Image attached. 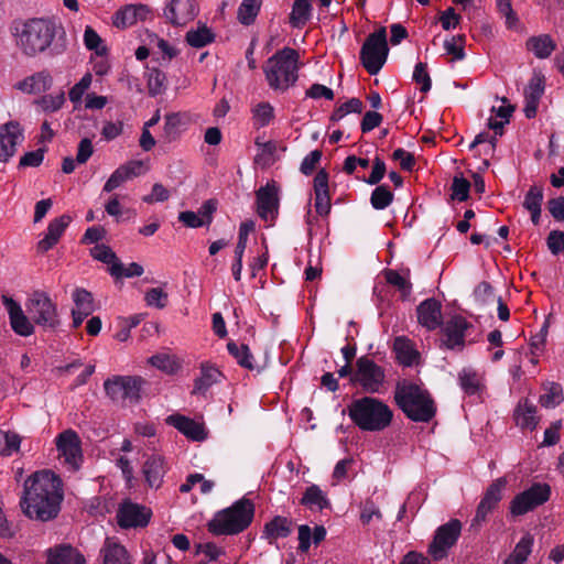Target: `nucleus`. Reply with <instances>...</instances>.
I'll list each match as a JSON object with an SVG mask.
<instances>
[{
	"instance_id": "24",
	"label": "nucleus",
	"mask_w": 564,
	"mask_h": 564,
	"mask_svg": "<svg viewBox=\"0 0 564 564\" xmlns=\"http://www.w3.org/2000/svg\"><path fill=\"white\" fill-rule=\"evenodd\" d=\"M142 166V161H129L126 164L120 165L105 183L104 191L110 193L124 182L139 176L141 174Z\"/></svg>"
},
{
	"instance_id": "43",
	"label": "nucleus",
	"mask_w": 564,
	"mask_h": 564,
	"mask_svg": "<svg viewBox=\"0 0 564 564\" xmlns=\"http://www.w3.org/2000/svg\"><path fill=\"white\" fill-rule=\"evenodd\" d=\"M76 310L83 311V315H90L95 311L93 294L85 289H76L73 294Z\"/></svg>"
},
{
	"instance_id": "59",
	"label": "nucleus",
	"mask_w": 564,
	"mask_h": 564,
	"mask_svg": "<svg viewBox=\"0 0 564 564\" xmlns=\"http://www.w3.org/2000/svg\"><path fill=\"white\" fill-rule=\"evenodd\" d=\"M413 80L421 85V91L427 93L431 89V77L426 70L425 63H417L413 73Z\"/></svg>"
},
{
	"instance_id": "14",
	"label": "nucleus",
	"mask_w": 564,
	"mask_h": 564,
	"mask_svg": "<svg viewBox=\"0 0 564 564\" xmlns=\"http://www.w3.org/2000/svg\"><path fill=\"white\" fill-rule=\"evenodd\" d=\"M507 486L506 478L501 477L496 479L486 490L482 499L480 500L475 518L471 521V528L478 529L486 518L488 513H490L499 503L502 498V490Z\"/></svg>"
},
{
	"instance_id": "19",
	"label": "nucleus",
	"mask_w": 564,
	"mask_h": 564,
	"mask_svg": "<svg viewBox=\"0 0 564 564\" xmlns=\"http://www.w3.org/2000/svg\"><path fill=\"white\" fill-rule=\"evenodd\" d=\"M3 304L8 310L10 325L13 332L24 337L32 335L34 333V325L24 314L20 304L8 296H3Z\"/></svg>"
},
{
	"instance_id": "33",
	"label": "nucleus",
	"mask_w": 564,
	"mask_h": 564,
	"mask_svg": "<svg viewBox=\"0 0 564 564\" xmlns=\"http://www.w3.org/2000/svg\"><path fill=\"white\" fill-rule=\"evenodd\" d=\"M555 47L556 44L547 34L532 36L527 41L528 51L532 52L538 58L549 57Z\"/></svg>"
},
{
	"instance_id": "61",
	"label": "nucleus",
	"mask_w": 564,
	"mask_h": 564,
	"mask_svg": "<svg viewBox=\"0 0 564 564\" xmlns=\"http://www.w3.org/2000/svg\"><path fill=\"white\" fill-rule=\"evenodd\" d=\"M64 93H61L57 96L46 95L39 100V105L44 111H56L64 105Z\"/></svg>"
},
{
	"instance_id": "52",
	"label": "nucleus",
	"mask_w": 564,
	"mask_h": 564,
	"mask_svg": "<svg viewBox=\"0 0 564 564\" xmlns=\"http://www.w3.org/2000/svg\"><path fill=\"white\" fill-rule=\"evenodd\" d=\"M533 545V536L530 533H525L522 539L517 543L514 550L510 555L516 557L517 560L525 563L529 554L531 553V549Z\"/></svg>"
},
{
	"instance_id": "12",
	"label": "nucleus",
	"mask_w": 564,
	"mask_h": 564,
	"mask_svg": "<svg viewBox=\"0 0 564 564\" xmlns=\"http://www.w3.org/2000/svg\"><path fill=\"white\" fill-rule=\"evenodd\" d=\"M550 496L551 487L547 484H534L512 499L510 502V512L513 516L525 514L546 502Z\"/></svg>"
},
{
	"instance_id": "58",
	"label": "nucleus",
	"mask_w": 564,
	"mask_h": 564,
	"mask_svg": "<svg viewBox=\"0 0 564 564\" xmlns=\"http://www.w3.org/2000/svg\"><path fill=\"white\" fill-rule=\"evenodd\" d=\"M181 124L182 119L180 113H169L165 116L164 135L169 139V141L176 139Z\"/></svg>"
},
{
	"instance_id": "28",
	"label": "nucleus",
	"mask_w": 564,
	"mask_h": 564,
	"mask_svg": "<svg viewBox=\"0 0 564 564\" xmlns=\"http://www.w3.org/2000/svg\"><path fill=\"white\" fill-rule=\"evenodd\" d=\"M200 372V377L194 380V389L192 391L193 394L205 393L214 383H217L223 377V373L208 362L202 364Z\"/></svg>"
},
{
	"instance_id": "44",
	"label": "nucleus",
	"mask_w": 564,
	"mask_h": 564,
	"mask_svg": "<svg viewBox=\"0 0 564 564\" xmlns=\"http://www.w3.org/2000/svg\"><path fill=\"white\" fill-rule=\"evenodd\" d=\"M109 273L116 279H120L122 276L133 278L142 275L143 268L135 262H132L127 268H124V265L119 261L118 263L110 265Z\"/></svg>"
},
{
	"instance_id": "63",
	"label": "nucleus",
	"mask_w": 564,
	"mask_h": 564,
	"mask_svg": "<svg viewBox=\"0 0 564 564\" xmlns=\"http://www.w3.org/2000/svg\"><path fill=\"white\" fill-rule=\"evenodd\" d=\"M474 296L479 304H487L490 300L494 299V289L491 284L487 281L480 282L474 291Z\"/></svg>"
},
{
	"instance_id": "6",
	"label": "nucleus",
	"mask_w": 564,
	"mask_h": 564,
	"mask_svg": "<svg viewBox=\"0 0 564 564\" xmlns=\"http://www.w3.org/2000/svg\"><path fill=\"white\" fill-rule=\"evenodd\" d=\"M56 35V26L45 19H30L22 28L19 45L28 56L44 52Z\"/></svg>"
},
{
	"instance_id": "34",
	"label": "nucleus",
	"mask_w": 564,
	"mask_h": 564,
	"mask_svg": "<svg viewBox=\"0 0 564 564\" xmlns=\"http://www.w3.org/2000/svg\"><path fill=\"white\" fill-rule=\"evenodd\" d=\"M542 389L544 394L540 395L539 403L546 409L555 408L564 401L563 388L557 382H544Z\"/></svg>"
},
{
	"instance_id": "23",
	"label": "nucleus",
	"mask_w": 564,
	"mask_h": 564,
	"mask_svg": "<svg viewBox=\"0 0 564 564\" xmlns=\"http://www.w3.org/2000/svg\"><path fill=\"white\" fill-rule=\"evenodd\" d=\"M315 210L319 216H326L330 212V197L328 192V173L322 169L314 177Z\"/></svg>"
},
{
	"instance_id": "16",
	"label": "nucleus",
	"mask_w": 564,
	"mask_h": 564,
	"mask_svg": "<svg viewBox=\"0 0 564 564\" xmlns=\"http://www.w3.org/2000/svg\"><path fill=\"white\" fill-rule=\"evenodd\" d=\"M152 512L149 508L133 502H123L117 512L120 528H143L148 525Z\"/></svg>"
},
{
	"instance_id": "27",
	"label": "nucleus",
	"mask_w": 564,
	"mask_h": 564,
	"mask_svg": "<svg viewBox=\"0 0 564 564\" xmlns=\"http://www.w3.org/2000/svg\"><path fill=\"white\" fill-rule=\"evenodd\" d=\"M46 564H85V558L73 546L59 545L47 551Z\"/></svg>"
},
{
	"instance_id": "60",
	"label": "nucleus",
	"mask_w": 564,
	"mask_h": 564,
	"mask_svg": "<svg viewBox=\"0 0 564 564\" xmlns=\"http://www.w3.org/2000/svg\"><path fill=\"white\" fill-rule=\"evenodd\" d=\"M84 42L88 50H95L98 55L106 53V47H101V50L98 48L101 43V37L91 26H86Z\"/></svg>"
},
{
	"instance_id": "15",
	"label": "nucleus",
	"mask_w": 564,
	"mask_h": 564,
	"mask_svg": "<svg viewBox=\"0 0 564 564\" xmlns=\"http://www.w3.org/2000/svg\"><path fill=\"white\" fill-rule=\"evenodd\" d=\"M257 214L263 220L274 219L279 212V187L274 181L256 191Z\"/></svg>"
},
{
	"instance_id": "2",
	"label": "nucleus",
	"mask_w": 564,
	"mask_h": 564,
	"mask_svg": "<svg viewBox=\"0 0 564 564\" xmlns=\"http://www.w3.org/2000/svg\"><path fill=\"white\" fill-rule=\"evenodd\" d=\"M394 401L399 409L413 422H430L436 414V405L430 392L414 382H397Z\"/></svg>"
},
{
	"instance_id": "25",
	"label": "nucleus",
	"mask_w": 564,
	"mask_h": 564,
	"mask_svg": "<svg viewBox=\"0 0 564 564\" xmlns=\"http://www.w3.org/2000/svg\"><path fill=\"white\" fill-rule=\"evenodd\" d=\"M72 223L69 215H62L58 218L53 219L47 227V232L43 239L37 243V250L42 253L52 249L59 240L65 229Z\"/></svg>"
},
{
	"instance_id": "32",
	"label": "nucleus",
	"mask_w": 564,
	"mask_h": 564,
	"mask_svg": "<svg viewBox=\"0 0 564 564\" xmlns=\"http://www.w3.org/2000/svg\"><path fill=\"white\" fill-rule=\"evenodd\" d=\"M536 406L532 403H529L528 399L523 402H520L514 410V419L517 425L521 429H535L538 421L535 417Z\"/></svg>"
},
{
	"instance_id": "20",
	"label": "nucleus",
	"mask_w": 564,
	"mask_h": 564,
	"mask_svg": "<svg viewBox=\"0 0 564 564\" xmlns=\"http://www.w3.org/2000/svg\"><path fill=\"white\" fill-rule=\"evenodd\" d=\"M22 137V129L18 121H9L0 131V162H8L15 153V145Z\"/></svg>"
},
{
	"instance_id": "53",
	"label": "nucleus",
	"mask_w": 564,
	"mask_h": 564,
	"mask_svg": "<svg viewBox=\"0 0 564 564\" xmlns=\"http://www.w3.org/2000/svg\"><path fill=\"white\" fill-rule=\"evenodd\" d=\"M543 200V189L540 186H531L525 194L523 207L528 210H534L541 208Z\"/></svg>"
},
{
	"instance_id": "57",
	"label": "nucleus",
	"mask_w": 564,
	"mask_h": 564,
	"mask_svg": "<svg viewBox=\"0 0 564 564\" xmlns=\"http://www.w3.org/2000/svg\"><path fill=\"white\" fill-rule=\"evenodd\" d=\"M254 229V223L252 220L245 221L240 225L238 242L235 249V256L242 257L247 247V240L249 234Z\"/></svg>"
},
{
	"instance_id": "35",
	"label": "nucleus",
	"mask_w": 564,
	"mask_h": 564,
	"mask_svg": "<svg viewBox=\"0 0 564 564\" xmlns=\"http://www.w3.org/2000/svg\"><path fill=\"white\" fill-rule=\"evenodd\" d=\"M262 0H243L238 8V22L245 26L253 24L260 12Z\"/></svg>"
},
{
	"instance_id": "36",
	"label": "nucleus",
	"mask_w": 564,
	"mask_h": 564,
	"mask_svg": "<svg viewBox=\"0 0 564 564\" xmlns=\"http://www.w3.org/2000/svg\"><path fill=\"white\" fill-rule=\"evenodd\" d=\"M52 76L43 70L26 78L20 84V88L28 93H41L47 90L52 85Z\"/></svg>"
},
{
	"instance_id": "11",
	"label": "nucleus",
	"mask_w": 564,
	"mask_h": 564,
	"mask_svg": "<svg viewBox=\"0 0 564 564\" xmlns=\"http://www.w3.org/2000/svg\"><path fill=\"white\" fill-rule=\"evenodd\" d=\"M460 531L462 522L457 519H452L437 528L433 541L429 545V554L433 560L441 561L447 556L448 550L456 544Z\"/></svg>"
},
{
	"instance_id": "30",
	"label": "nucleus",
	"mask_w": 564,
	"mask_h": 564,
	"mask_svg": "<svg viewBox=\"0 0 564 564\" xmlns=\"http://www.w3.org/2000/svg\"><path fill=\"white\" fill-rule=\"evenodd\" d=\"M101 552L104 554V564H130L129 553L126 547L109 538L106 539Z\"/></svg>"
},
{
	"instance_id": "10",
	"label": "nucleus",
	"mask_w": 564,
	"mask_h": 564,
	"mask_svg": "<svg viewBox=\"0 0 564 564\" xmlns=\"http://www.w3.org/2000/svg\"><path fill=\"white\" fill-rule=\"evenodd\" d=\"M384 378V370L372 359L362 356L356 361V371L350 377V383L360 384L365 391L377 392Z\"/></svg>"
},
{
	"instance_id": "5",
	"label": "nucleus",
	"mask_w": 564,
	"mask_h": 564,
	"mask_svg": "<svg viewBox=\"0 0 564 564\" xmlns=\"http://www.w3.org/2000/svg\"><path fill=\"white\" fill-rule=\"evenodd\" d=\"M300 54L296 50L284 47L271 56L264 67L269 86L274 90H286L297 80Z\"/></svg>"
},
{
	"instance_id": "7",
	"label": "nucleus",
	"mask_w": 564,
	"mask_h": 564,
	"mask_svg": "<svg viewBox=\"0 0 564 564\" xmlns=\"http://www.w3.org/2000/svg\"><path fill=\"white\" fill-rule=\"evenodd\" d=\"M389 53L384 26L370 33L360 50V62L370 75H376L384 65Z\"/></svg>"
},
{
	"instance_id": "31",
	"label": "nucleus",
	"mask_w": 564,
	"mask_h": 564,
	"mask_svg": "<svg viewBox=\"0 0 564 564\" xmlns=\"http://www.w3.org/2000/svg\"><path fill=\"white\" fill-rule=\"evenodd\" d=\"M393 349L399 362L406 367L412 366L420 357L419 352L414 349L412 341L404 336H400L394 339Z\"/></svg>"
},
{
	"instance_id": "38",
	"label": "nucleus",
	"mask_w": 564,
	"mask_h": 564,
	"mask_svg": "<svg viewBox=\"0 0 564 564\" xmlns=\"http://www.w3.org/2000/svg\"><path fill=\"white\" fill-rule=\"evenodd\" d=\"M300 502L310 508L317 506L319 510L330 507L329 500L317 485L307 487Z\"/></svg>"
},
{
	"instance_id": "22",
	"label": "nucleus",
	"mask_w": 564,
	"mask_h": 564,
	"mask_svg": "<svg viewBox=\"0 0 564 564\" xmlns=\"http://www.w3.org/2000/svg\"><path fill=\"white\" fill-rule=\"evenodd\" d=\"M166 423L173 425L192 441L202 442L207 437L204 424L195 422L187 416L173 414L166 419Z\"/></svg>"
},
{
	"instance_id": "56",
	"label": "nucleus",
	"mask_w": 564,
	"mask_h": 564,
	"mask_svg": "<svg viewBox=\"0 0 564 564\" xmlns=\"http://www.w3.org/2000/svg\"><path fill=\"white\" fill-rule=\"evenodd\" d=\"M21 441L22 438L18 433L11 431L6 432V440L3 447L0 451V456L8 457L13 453L19 452Z\"/></svg>"
},
{
	"instance_id": "64",
	"label": "nucleus",
	"mask_w": 564,
	"mask_h": 564,
	"mask_svg": "<svg viewBox=\"0 0 564 564\" xmlns=\"http://www.w3.org/2000/svg\"><path fill=\"white\" fill-rule=\"evenodd\" d=\"M547 209L557 221L564 220V196L552 198L547 202Z\"/></svg>"
},
{
	"instance_id": "62",
	"label": "nucleus",
	"mask_w": 564,
	"mask_h": 564,
	"mask_svg": "<svg viewBox=\"0 0 564 564\" xmlns=\"http://www.w3.org/2000/svg\"><path fill=\"white\" fill-rule=\"evenodd\" d=\"M546 245L553 254L564 251V231L552 230L546 238Z\"/></svg>"
},
{
	"instance_id": "49",
	"label": "nucleus",
	"mask_w": 564,
	"mask_h": 564,
	"mask_svg": "<svg viewBox=\"0 0 564 564\" xmlns=\"http://www.w3.org/2000/svg\"><path fill=\"white\" fill-rule=\"evenodd\" d=\"M362 108H364V105L360 99L351 98L333 111V113L330 116V120L338 121L350 111L360 113L362 111Z\"/></svg>"
},
{
	"instance_id": "37",
	"label": "nucleus",
	"mask_w": 564,
	"mask_h": 564,
	"mask_svg": "<svg viewBox=\"0 0 564 564\" xmlns=\"http://www.w3.org/2000/svg\"><path fill=\"white\" fill-rule=\"evenodd\" d=\"M311 9L310 0H294L289 18L291 25L293 28H302L310 20Z\"/></svg>"
},
{
	"instance_id": "47",
	"label": "nucleus",
	"mask_w": 564,
	"mask_h": 564,
	"mask_svg": "<svg viewBox=\"0 0 564 564\" xmlns=\"http://www.w3.org/2000/svg\"><path fill=\"white\" fill-rule=\"evenodd\" d=\"M465 35L458 34L444 42V48L448 55L453 56V59H463L465 57Z\"/></svg>"
},
{
	"instance_id": "42",
	"label": "nucleus",
	"mask_w": 564,
	"mask_h": 564,
	"mask_svg": "<svg viewBox=\"0 0 564 564\" xmlns=\"http://www.w3.org/2000/svg\"><path fill=\"white\" fill-rule=\"evenodd\" d=\"M166 75L159 68H151L148 73V90L150 96L155 97L165 89Z\"/></svg>"
},
{
	"instance_id": "51",
	"label": "nucleus",
	"mask_w": 564,
	"mask_h": 564,
	"mask_svg": "<svg viewBox=\"0 0 564 564\" xmlns=\"http://www.w3.org/2000/svg\"><path fill=\"white\" fill-rule=\"evenodd\" d=\"M90 254L94 259L107 264L113 265L119 262L117 254L106 245H96L90 249Z\"/></svg>"
},
{
	"instance_id": "8",
	"label": "nucleus",
	"mask_w": 564,
	"mask_h": 564,
	"mask_svg": "<svg viewBox=\"0 0 564 564\" xmlns=\"http://www.w3.org/2000/svg\"><path fill=\"white\" fill-rule=\"evenodd\" d=\"M32 321L45 330L54 332L59 326L56 304L45 292H34L28 305Z\"/></svg>"
},
{
	"instance_id": "45",
	"label": "nucleus",
	"mask_w": 564,
	"mask_h": 564,
	"mask_svg": "<svg viewBox=\"0 0 564 564\" xmlns=\"http://www.w3.org/2000/svg\"><path fill=\"white\" fill-rule=\"evenodd\" d=\"M392 200L393 194L386 185L376 187L370 197L371 205L376 209H384Z\"/></svg>"
},
{
	"instance_id": "39",
	"label": "nucleus",
	"mask_w": 564,
	"mask_h": 564,
	"mask_svg": "<svg viewBox=\"0 0 564 564\" xmlns=\"http://www.w3.org/2000/svg\"><path fill=\"white\" fill-rule=\"evenodd\" d=\"M186 42L193 47H203L212 43L215 39L214 33L207 26L197 30H191L186 33Z\"/></svg>"
},
{
	"instance_id": "54",
	"label": "nucleus",
	"mask_w": 564,
	"mask_h": 564,
	"mask_svg": "<svg viewBox=\"0 0 564 564\" xmlns=\"http://www.w3.org/2000/svg\"><path fill=\"white\" fill-rule=\"evenodd\" d=\"M167 293L161 288L150 289L144 296V301L149 306H155L160 310L166 306Z\"/></svg>"
},
{
	"instance_id": "18",
	"label": "nucleus",
	"mask_w": 564,
	"mask_h": 564,
	"mask_svg": "<svg viewBox=\"0 0 564 564\" xmlns=\"http://www.w3.org/2000/svg\"><path fill=\"white\" fill-rule=\"evenodd\" d=\"M469 327H471V324L463 316L456 315L452 317L442 328L444 336L442 344L448 349H455L457 347L462 349L465 345V330Z\"/></svg>"
},
{
	"instance_id": "55",
	"label": "nucleus",
	"mask_w": 564,
	"mask_h": 564,
	"mask_svg": "<svg viewBox=\"0 0 564 564\" xmlns=\"http://www.w3.org/2000/svg\"><path fill=\"white\" fill-rule=\"evenodd\" d=\"M93 75L90 73L85 74L82 79L72 87L68 93V97L72 102H79L83 95L91 85Z\"/></svg>"
},
{
	"instance_id": "46",
	"label": "nucleus",
	"mask_w": 564,
	"mask_h": 564,
	"mask_svg": "<svg viewBox=\"0 0 564 564\" xmlns=\"http://www.w3.org/2000/svg\"><path fill=\"white\" fill-rule=\"evenodd\" d=\"M544 93V77L540 74H534L524 90L525 100L540 101Z\"/></svg>"
},
{
	"instance_id": "13",
	"label": "nucleus",
	"mask_w": 564,
	"mask_h": 564,
	"mask_svg": "<svg viewBox=\"0 0 564 564\" xmlns=\"http://www.w3.org/2000/svg\"><path fill=\"white\" fill-rule=\"evenodd\" d=\"M55 445L61 457L73 470L79 468V464L83 459L82 441L78 434L72 430H65L59 433L55 440Z\"/></svg>"
},
{
	"instance_id": "41",
	"label": "nucleus",
	"mask_w": 564,
	"mask_h": 564,
	"mask_svg": "<svg viewBox=\"0 0 564 564\" xmlns=\"http://www.w3.org/2000/svg\"><path fill=\"white\" fill-rule=\"evenodd\" d=\"M228 351L237 359L238 364L249 370H253L254 366L251 362L252 355L249 347L242 344L240 347L236 343L229 341L227 344Z\"/></svg>"
},
{
	"instance_id": "50",
	"label": "nucleus",
	"mask_w": 564,
	"mask_h": 564,
	"mask_svg": "<svg viewBox=\"0 0 564 564\" xmlns=\"http://www.w3.org/2000/svg\"><path fill=\"white\" fill-rule=\"evenodd\" d=\"M451 188L453 199L465 202L469 197L470 183L463 176H455Z\"/></svg>"
},
{
	"instance_id": "21",
	"label": "nucleus",
	"mask_w": 564,
	"mask_h": 564,
	"mask_svg": "<svg viewBox=\"0 0 564 564\" xmlns=\"http://www.w3.org/2000/svg\"><path fill=\"white\" fill-rule=\"evenodd\" d=\"M441 308V302L435 299L423 301L416 308L419 323L429 330L436 329L442 324Z\"/></svg>"
},
{
	"instance_id": "3",
	"label": "nucleus",
	"mask_w": 564,
	"mask_h": 564,
	"mask_svg": "<svg viewBox=\"0 0 564 564\" xmlns=\"http://www.w3.org/2000/svg\"><path fill=\"white\" fill-rule=\"evenodd\" d=\"M350 420L361 431L380 432L390 426L393 412L383 401L362 397L351 401L347 408Z\"/></svg>"
},
{
	"instance_id": "1",
	"label": "nucleus",
	"mask_w": 564,
	"mask_h": 564,
	"mask_svg": "<svg viewBox=\"0 0 564 564\" xmlns=\"http://www.w3.org/2000/svg\"><path fill=\"white\" fill-rule=\"evenodd\" d=\"M61 485V479L51 470L35 471L28 477L20 501L23 513L43 522L56 518L63 500Z\"/></svg>"
},
{
	"instance_id": "29",
	"label": "nucleus",
	"mask_w": 564,
	"mask_h": 564,
	"mask_svg": "<svg viewBox=\"0 0 564 564\" xmlns=\"http://www.w3.org/2000/svg\"><path fill=\"white\" fill-rule=\"evenodd\" d=\"M292 520L286 517L275 516L264 524L263 534L272 543L273 540L289 536L292 532Z\"/></svg>"
},
{
	"instance_id": "17",
	"label": "nucleus",
	"mask_w": 564,
	"mask_h": 564,
	"mask_svg": "<svg viewBox=\"0 0 564 564\" xmlns=\"http://www.w3.org/2000/svg\"><path fill=\"white\" fill-rule=\"evenodd\" d=\"M197 13L198 8L194 0H172L164 10L169 22L177 26L194 20Z\"/></svg>"
},
{
	"instance_id": "9",
	"label": "nucleus",
	"mask_w": 564,
	"mask_h": 564,
	"mask_svg": "<svg viewBox=\"0 0 564 564\" xmlns=\"http://www.w3.org/2000/svg\"><path fill=\"white\" fill-rule=\"evenodd\" d=\"M144 384L145 380L139 376H115L104 382V388L112 401L129 400L138 403Z\"/></svg>"
},
{
	"instance_id": "48",
	"label": "nucleus",
	"mask_w": 564,
	"mask_h": 564,
	"mask_svg": "<svg viewBox=\"0 0 564 564\" xmlns=\"http://www.w3.org/2000/svg\"><path fill=\"white\" fill-rule=\"evenodd\" d=\"M149 362L153 367H155L169 375L176 372L180 368L178 364L171 356L165 355V354L152 356L149 359Z\"/></svg>"
},
{
	"instance_id": "26",
	"label": "nucleus",
	"mask_w": 564,
	"mask_h": 564,
	"mask_svg": "<svg viewBox=\"0 0 564 564\" xmlns=\"http://www.w3.org/2000/svg\"><path fill=\"white\" fill-rule=\"evenodd\" d=\"M142 473L149 487L160 488L166 473L164 457L160 455L149 456L142 466Z\"/></svg>"
},
{
	"instance_id": "40",
	"label": "nucleus",
	"mask_w": 564,
	"mask_h": 564,
	"mask_svg": "<svg viewBox=\"0 0 564 564\" xmlns=\"http://www.w3.org/2000/svg\"><path fill=\"white\" fill-rule=\"evenodd\" d=\"M138 22L134 4H127L118 10L112 19V24L118 29H126Z\"/></svg>"
},
{
	"instance_id": "4",
	"label": "nucleus",
	"mask_w": 564,
	"mask_h": 564,
	"mask_svg": "<svg viewBox=\"0 0 564 564\" xmlns=\"http://www.w3.org/2000/svg\"><path fill=\"white\" fill-rule=\"evenodd\" d=\"M253 516V502L248 498H242L231 507L218 511L207 523V528L215 535L238 534L250 525Z\"/></svg>"
}]
</instances>
